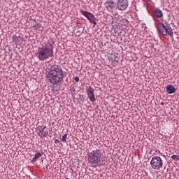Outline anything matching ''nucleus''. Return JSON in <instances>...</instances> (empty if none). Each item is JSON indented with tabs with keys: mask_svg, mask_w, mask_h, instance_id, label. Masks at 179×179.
<instances>
[{
	"mask_svg": "<svg viewBox=\"0 0 179 179\" xmlns=\"http://www.w3.org/2000/svg\"><path fill=\"white\" fill-rule=\"evenodd\" d=\"M87 162L93 167H97L101 164L103 152L101 150H94L87 155Z\"/></svg>",
	"mask_w": 179,
	"mask_h": 179,
	"instance_id": "obj_3",
	"label": "nucleus"
},
{
	"mask_svg": "<svg viewBox=\"0 0 179 179\" xmlns=\"http://www.w3.org/2000/svg\"><path fill=\"white\" fill-rule=\"evenodd\" d=\"M128 0H118L117 2V8L119 10H125L128 8Z\"/></svg>",
	"mask_w": 179,
	"mask_h": 179,
	"instance_id": "obj_7",
	"label": "nucleus"
},
{
	"mask_svg": "<svg viewBox=\"0 0 179 179\" xmlns=\"http://www.w3.org/2000/svg\"><path fill=\"white\" fill-rule=\"evenodd\" d=\"M42 156H43V154L40 152L36 153L34 158L31 159V163H36V162L37 161V159H40V157H41Z\"/></svg>",
	"mask_w": 179,
	"mask_h": 179,
	"instance_id": "obj_11",
	"label": "nucleus"
},
{
	"mask_svg": "<svg viewBox=\"0 0 179 179\" xmlns=\"http://www.w3.org/2000/svg\"><path fill=\"white\" fill-rule=\"evenodd\" d=\"M171 159H173V160H175L176 162H178L179 155H173L171 156Z\"/></svg>",
	"mask_w": 179,
	"mask_h": 179,
	"instance_id": "obj_14",
	"label": "nucleus"
},
{
	"mask_svg": "<svg viewBox=\"0 0 179 179\" xmlns=\"http://www.w3.org/2000/svg\"><path fill=\"white\" fill-rule=\"evenodd\" d=\"M105 7L108 12L113 13L115 10V3L113 0H108L105 3Z\"/></svg>",
	"mask_w": 179,
	"mask_h": 179,
	"instance_id": "obj_8",
	"label": "nucleus"
},
{
	"mask_svg": "<svg viewBox=\"0 0 179 179\" xmlns=\"http://www.w3.org/2000/svg\"><path fill=\"white\" fill-rule=\"evenodd\" d=\"M54 56V49L50 43H44L41 47L38 48L35 57L39 61H45Z\"/></svg>",
	"mask_w": 179,
	"mask_h": 179,
	"instance_id": "obj_2",
	"label": "nucleus"
},
{
	"mask_svg": "<svg viewBox=\"0 0 179 179\" xmlns=\"http://www.w3.org/2000/svg\"><path fill=\"white\" fill-rule=\"evenodd\" d=\"M36 132L40 138H45L48 136V129L45 126H38Z\"/></svg>",
	"mask_w": 179,
	"mask_h": 179,
	"instance_id": "obj_6",
	"label": "nucleus"
},
{
	"mask_svg": "<svg viewBox=\"0 0 179 179\" xmlns=\"http://www.w3.org/2000/svg\"><path fill=\"white\" fill-rule=\"evenodd\" d=\"M94 24H96V21H94Z\"/></svg>",
	"mask_w": 179,
	"mask_h": 179,
	"instance_id": "obj_21",
	"label": "nucleus"
},
{
	"mask_svg": "<svg viewBox=\"0 0 179 179\" xmlns=\"http://www.w3.org/2000/svg\"><path fill=\"white\" fill-rule=\"evenodd\" d=\"M155 15L157 17H163V11H162V10H160L159 8H156Z\"/></svg>",
	"mask_w": 179,
	"mask_h": 179,
	"instance_id": "obj_12",
	"label": "nucleus"
},
{
	"mask_svg": "<svg viewBox=\"0 0 179 179\" xmlns=\"http://www.w3.org/2000/svg\"><path fill=\"white\" fill-rule=\"evenodd\" d=\"M66 138H68V134H64L61 139L62 142H66Z\"/></svg>",
	"mask_w": 179,
	"mask_h": 179,
	"instance_id": "obj_16",
	"label": "nucleus"
},
{
	"mask_svg": "<svg viewBox=\"0 0 179 179\" xmlns=\"http://www.w3.org/2000/svg\"><path fill=\"white\" fill-rule=\"evenodd\" d=\"M47 79L52 85H59L64 80V71L58 66L51 68L47 74Z\"/></svg>",
	"mask_w": 179,
	"mask_h": 179,
	"instance_id": "obj_1",
	"label": "nucleus"
},
{
	"mask_svg": "<svg viewBox=\"0 0 179 179\" xmlns=\"http://www.w3.org/2000/svg\"><path fill=\"white\" fill-rule=\"evenodd\" d=\"M84 16H85V17H87V19L88 20H90H90H92V19H94V15H93L90 12H88L87 14H85V15H84Z\"/></svg>",
	"mask_w": 179,
	"mask_h": 179,
	"instance_id": "obj_13",
	"label": "nucleus"
},
{
	"mask_svg": "<svg viewBox=\"0 0 179 179\" xmlns=\"http://www.w3.org/2000/svg\"><path fill=\"white\" fill-rule=\"evenodd\" d=\"M157 29L159 33L162 36H170L171 37H173L174 35V33L173 32V29H171V27L170 25L164 26V24L159 23L157 25Z\"/></svg>",
	"mask_w": 179,
	"mask_h": 179,
	"instance_id": "obj_4",
	"label": "nucleus"
},
{
	"mask_svg": "<svg viewBox=\"0 0 179 179\" xmlns=\"http://www.w3.org/2000/svg\"><path fill=\"white\" fill-rule=\"evenodd\" d=\"M166 92L168 94H173V93H176V87L173 85H169L166 87Z\"/></svg>",
	"mask_w": 179,
	"mask_h": 179,
	"instance_id": "obj_10",
	"label": "nucleus"
},
{
	"mask_svg": "<svg viewBox=\"0 0 179 179\" xmlns=\"http://www.w3.org/2000/svg\"><path fill=\"white\" fill-rule=\"evenodd\" d=\"M41 25L38 23H36V24L34 26V27H36V29H40Z\"/></svg>",
	"mask_w": 179,
	"mask_h": 179,
	"instance_id": "obj_18",
	"label": "nucleus"
},
{
	"mask_svg": "<svg viewBox=\"0 0 179 179\" xmlns=\"http://www.w3.org/2000/svg\"><path fill=\"white\" fill-rule=\"evenodd\" d=\"M88 12L89 11H85L83 10H81V13H82V15H83V16H85L88 13Z\"/></svg>",
	"mask_w": 179,
	"mask_h": 179,
	"instance_id": "obj_17",
	"label": "nucleus"
},
{
	"mask_svg": "<svg viewBox=\"0 0 179 179\" xmlns=\"http://www.w3.org/2000/svg\"><path fill=\"white\" fill-rule=\"evenodd\" d=\"M55 143H59V140H55Z\"/></svg>",
	"mask_w": 179,
	"mask_h": 179,
	"instance_id": "obj_20",
	"label": "nucleus"
},
{
	"mask_svg": "<svg viewBox=\"0 0 179 179\" xmlns=\"http://www.w3.org/2000/svg\"><path fill=\"white\" fill-rule=\"evenodd\" d=\"M74 80H75L76 82H79V77H76V78H74Z\"/></svg>",
	"mask_w": 179,
	"mask_h": 179,
	"instance_id": "obj_19",
	"label": "nucleus"
},
{
	"mask_svg": "<svg viewBox=\"0 0 179 179\" xmlns=\"http://www.w3.org/2000/svg\"><path fill=\"white\" fill-rule=\"evenodd\" d=\"M113 65H117L118 64V57H115V60H111Z\"/></svg>",
	"mask_w": 179,
	"mask_h": 179,
	"instance_id": "obj_15",
	"label": "nucleus"
},
{
	"mask_svg": "<svg viewBox=\"0 0 179 179\" xmlns=\"http://www.w3.org/2000/svg\"><path fill=\"white\" fill-rule=\"evenodd\" d=\"M87 92L90 101L92 103L96 101V97L94 96V90L92 87H88Z\"/></svg>",
	"mask_w": 179,
	"mask_h": 179,
	"instance_id": "obj_9",
	"label": "nucleus"
},
{
	"mask_svg": "<svg viewBox=\"0 0 179 179\" xmlns=\"http://www.w3.org/2000/svg\"><path fill=\"white\" fill-rule=\"evenodd\" d=\"M150 164L153 170H160L163 167V159L159 156H154L151 159Z\"/></svg>",
	"mask_w": 179,
	"mask_h": 179,
	"instance_id": "obj_5",
	"label": "nucleus"
}]
</instances>
